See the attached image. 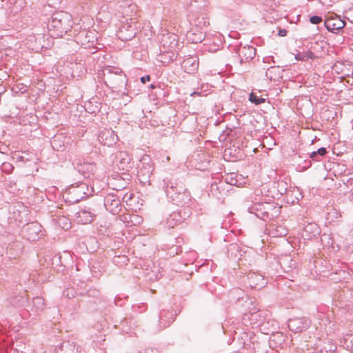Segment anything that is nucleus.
Masks as SVG:
<instances>
[{"label":"nucleus","mask_w":353,"mask_h":353,"mask_svg":"<svg viewBox=\"0 0 353 353\" xmlns=\"http://www.w3.org/2000/svg\"><path fill=\"white\" fill-rule=\"evenodd\" d=\"M72 26V21L70 16L61 12L53 15L49 29L54 32L56 37H62L63 34L70 30Z\"/></svg>","instance_id":"nucleus-1"},{"label":"nucleus","mask_w":353,"mask_h":353,"mask_svg":"<svg viewBox=\"0 0 353 353\" xmlns=\"http://www.w3.org/2000/svg\"><path fill=\"white\" fill-rule=\"evenodd\" d=\"M41 228L39 222H28L23 225L22 232L28 241H35L43 235Z\"/></svg>","instance_id":"nucleus-2"},{"label":"nucleus","mask_w":353,"mask_h":353,"mask_svg":"<svg viewBox=\"0 0 353 353\" xmlns=\"http://www.w3.org/2000/svg\"><path fill=\"white\" fill-rule=\"evenodd\" d=\"M247 283L251 288L259 290L265 285L266 281L261 274L250 272L247 274Z\"/></svg>","instance_id":"nucleus-3"},{"label":"nucleus","mask_w":353,"mask_h":353,"mask_svg":"<svg viewBox=\"0 0 353 353\" xmlns=\"http://www.w3.org/2000/svg\"><path fill=\"white\" fill-rule=\"evenodd\" d=\"M345 25V22L341 18L334 14H331L326 18L325 26L329 31L338 30L343 28Z\"/></svg>","instance_id":"nucleus-4"},{"label":"nucleus","mask_w":353,"mask_h":353,"mask_svg":"<svg viewBox=\"0 0 353 353\" xmlns=\"http://www.w3.org/2000/svg\"><path fill=\"white\" fill-rule=\"evenodd\" d=\"M309 322L305 318L290 319L288 327L294 333H300L309 327Z\"/></svg>","instance_id":"nucleus-5"},{"label":"nucleus","mask_w":353,"mask_h":353,"mask_svg":"<svg viewBox=\"0 0 353 353\" xmlns=\"http://www.w3.org/2000/svg\"><path fill=\"white\" fill-rule=\"evenodd\" d=\"M99 137L102 144L107 146L112 145L118 140V137L113 131H103L100 133Z\"/></svg>","instance_id":"nucleus-6"},{"label":"nucleus","mask_w":353,"mask_h":353,"mask_svg":"<svg viewBox=\"0 0 353 353\" xmlns=\"http://www.w3.org/2000/svg\"><path fill=\"white\" fill-rule=\"evenodd\" d=\"M183 68L188 73H194L199 68V59L196 56L190 57L183 61Z\"/></svg>","instance_id":"nucleus-7"},{"label":"nucleus","mask_w":353,"mask_h":353,"mask_svg":"<svg viewBox=\"0 0 353 353\" xmlns=\"http://www.w3.org/2000/svg\"><path fill=\"white\" fill-rule=\"evenodd\" d=\"M266 230L272 236H283L288 234L285 227L279 224V222H276V224H270L268 228H266Z\"/></svg>","instance_id":"nucleus-8"},{"label":"nucleus","mask_w":353,"mask_h":353,"mask_svg":"<svg viewBox=\"0 0 353 353\" xmlns=\"http://www.w3.org/2000/svg\"><path fill=\"white\" fill-rule=\"evenodd\" d=\"M57 353H79V347L76 346L74 342L69 341H63L56 349Z\"/></svg>","instance_id":"nucleus-9"},{"label":"nucleus","mask_w":353,"mask_h":353,"mask_svg":"<svg viewBox=\"0 0 353 353\" xmlns=\"http://www.w3.org/2000/svg\"><path fill=\"white\" fill-rule=\"evenodd\" d=\"M136 35L135 29L132 28L131 25L127 27L123 26L119 30V38L122 41H129L134 37Z\"/></svg>","instance_id":"nucleus-10"},{"label":"nucleus","mask_w":353,"mask_h":353,"mask_svg":"<svg viewBox=\"0 0 353 353\" xmlns=\"http://www.w3.org/2000/svg\"><path fill=\"white\" fill-rule=\"evenodd\" d=\"M279 263L284 272H289L292 268H295L296 266V261L291 259L290 256H282L279 259Z\"/></svg>","instance_id":"nucleus-11"},{"label":"nucleus","mask_w":353,"mask_h":353,"mask_svg":"<svg viewBox=\"0 0 353 353\" xmlns=\"http://www.w3.org/2000/svg\"><path fill=\"white\" fill-rule=\"evenodd\" d=\"M174 321V318L172 312L163 311L160 313L159 322L161 324H163L164 327H168Z\"/></svg>","instance_id":"nucleus-12"},{"label":"nucleus","mask_w":353,"mask_h":353,"mask_svg":"<svg viewBox=\"0 0 353 353\" xmlns=\"http://www.w3.org/2000/svg\"><path fill=\"white\" fill-rule=\"evenodd\" d=\"M295 58L298 61H306L308 59H314L318 58L312 51L308 50L307 51L298 52L295 55Z\"/></svg>","instance_id":"nucleus-13"},{"label":"nucleus","mask_w":353,"mask_h":353,"mask_svg":"<svg viewBox=\"0 0 353 353\" xmlns=\"http://www.w3.org/2000/svg\"><path fill=\"white\" fill-rule=\"evenodd\" d=\"M303 228L305 232L312 234L313 236L319 234L321 232L319 227L316 222H307Z\"/></svg>","instance_id":"nucleus-14"},{"label":"nucleus","mask_w":353,"mask_h":353,"mask_svg":"<svg viewBox=\"0 0 353 353\" xmlns=\"http://www.w3.org/2000/svg\"><path fill=\"white\" fill-rule=\"evenodd\" d=\"M240 54L245 59H252L255 55V49L252 47H243L240 50Z\"/></svg>","instance_id":"nucleus-15"},{"label":"nucleus","mask_w":353,"mask_h":353,"mask_svg":"<svg viewBox=\"0 0 353 353\" xmlns=\"http://www.w3.org/2000/svg\"><path fill=\"white\" fill-rule=\"evenodd\" d=\"M9 303L14 307H19L23 305L25 299L22 296H14L8 299Z\"/></svg>","instance_id":"nucleus-16"},{"label":"nucleus","mask_w":353,"mask_h":353,"mask_svg":"<svg viewBox=\"0 0 353 353\" xmlns=\"http://www.w3.org/2000/svg\"><path fill=\"white\" fill-rule=\"evenodd\" d=\"M77 218L81 219V220H93L96 219V216L91 212L88 211L86 210H81L78 212V216Z\"/></svg>","instance_id":"nucleus-17"},{"label":"nucleus","mask_w":353,"mask_h":353,"mask_svg":"<svg viewBox=\"0 0 353 353\" xmlns=\"http://www.w3.org/2000/svg\"><path fill=\"white\" fill-rule=\"evenodd\" d=\"M136 6L132 4H128L123 6L121 8V12L123 14V17H132L134 10H135Z\"/></svg>","instance_id":"nucleus-18"},{"label":"nucleus","mask_w":353,"mask_h":353,"mask_svg":"<svg viewBox=\"0 0 353 353\" xmlns=\"http://www.w3.org/2000/svg\"><path fill=\"white\" fill-rule=\"evenodd\" d=\"M203 39V34L201 32H199L198 34L192 32L189 35V40L195 43L201 42Z\"/></svg>","instance_id":"nucleus-19"},{"label":"nucleus","mask_w":353,"mask_h":353,"mask_svg":"<svg viewBox=\"0 0 353 353\" xmlns=\"http://www.w3.org/2000/svg\"><path fill=\"white\" fill-rule=\"evenodd\" d=\"M250 101L256 105L264 103L265 99L263 97H258L256 93L251 92L250 94Z\"/></svg>","instance_id":"nucleus-20"},{"label":"nucleus","mask_w":353,"mask_h":353,"mask_svg":"<svg viewBox=\"0 0 353 353\" xmlns=\"http://www.w3.org/2000/svg\"><path fill=\"white\" fill-rule=\"evenodd\" d=\"M43 299L41 297H35L33 299V304L39 307L40 305H43L44 302Z\"/></svg>","instance_id":"nucleus-21"},{"label":"nucleus","mask_w":353,"mask_h":353,"mask_svg":"<svg viewBox=\"0 0 353 353\" xmlns=\"http://www.w3.org/2000/svg\"><path fill=\"white\" fill-rule=\"evenodd\" d=\"M121 155L122 156V159L121 160V163H129L130 162V157L128 154H126L125 152H121Z\"/></svg>","instance_id":"nucleus-22"},{"label":"nucleus","mask_w":353,"mask_h":353,"mask_svg":"<svg viewBox=\"0 0 353 353\" xmlns=\"http://www.w3.org/2000/svg\"><path fill=\"white\" fill-rule=\"evenodd\" d=\"M310 21L313 24H319L322 21V19L321 17L318 16H313L310 17Z\"/></svg>","instance_id":"nucleus-23"},{"label":"nucleus","mask_w":353,"mask_h":353,"mask_svg":"<svg viewBox=\"0 0 353 353\" xmlns=\"http://www.w3.org/2000/svg\"><path fill=\"white\" fill-rule=\"evenodd\" d=\"M88 294L90 296H98L99 292L95 289H90L88 290Z\"/></svg>","instance_id":"nucleus-24"},{"label":"nucleus","mask_w":353,"mask_h":353,"mask_svg":"<svg viewBox=\"0 0 353 353\" xmlns=\"http://www.w3.org/2000/svg\"><path fill=\"white\" fill-rule=\"evenodd\" d=\"M139 353H159L157 350L153 348H145L143 351L139 352Z\"/></svg>","instance_id":"nucleus-25"},{"label":"nucleus","mask_w":353,"mask_h":353,"mask_svg":"<svg viewBox=\"0 0 353 353\" xmlns=\"http://www.w3.org/2000/svg\"><path fill=\"white\" fill-rule=\"evenodd\" d=\"M71 223L72 222H63V225H60V227L65 230H68L72 227Z\"/></svg>","instance_id":"nucleus-26"},{"label":"nucleus","mask_w":353,"mask_h":353,"mask_svg":"<svg viewBox=\"0 0 353 353\" xmlns=\"http://www.w3.org/2000/svg\"><path fill=\"white\" fill-rule=\"evenodd\" d=\"M317 154L323 156L326 154V150L325 148H321L317 150Z\"/></svg>","instance_id":"nucleus-27"},{"label":"nucleus","mask_w":353,"mask_h":353,"mask_svg":"<svg viewBox=\"0 0 353 353\" xmlns=\"http://www.w3.org/2000/svg\"><path fill=\"white\" fill-rule=\"evenodd\" d=\"M150 80V77L149 75H146L145 77H142L141 78V81L143 83H145L146 81H149Z\"/></svg>","instance_id":"nucleus-28"},{"label":"nucleus","mask_w":353,"mask_h":353,"mask_svg":"<svg viewBox=\"0 0 353 353\" xmlns=\"http://www.w3.org/2000/svg\"><path fill=\"white\" fill-rule=\"evenodd\" d=\"M287 34V31L285 30H281L279 32V35L281 37H285Z\"/></svg>","instance_id":"nucleus-29"},{"label":"nucleus","mask_w":353,"mask_h":353,"mask_svg":"<svg viewBox=\"0 0 353 353\" xmlns=\"http://www.w3.org/2000/svg\"><path fill=\"white\" fill-rule=\"evenodd\" d=\"M316 154H317V152H313L311 153L310 157L312 159H314L316 156Z\"/></svg>","instance_id":"nucleus-30"},{"label":"nucleus","mask_w":353,"mask_h":353,"mask_svg":"<svg viewBox=\"0 0 353 353\" xmlns=\"http://www.w3.org/2000/svg\"><path fill=\"white\" fill-rule=\"evenodd\" d=\"M14 245L19 246V245H20V244H19V243H14V244H13V245H9L10 247H8V250L12 249V248Z\"/></svg>","instance_id":"nucleus-31"},{"label":"nucleus","mask_w":353,"mask_h":353,"mask_svg":"<svg viewBox=\"0 0 353 353\" xmlns=\"http://www.w3.org/2000/svg\"><path fill=\"white\" fill-rule=\"evenodd\" d=\"M114 303L115 305H119V303H117V301L116 299H114Z\"/></svg>","instance_id":"nucleus-32"},{"label":"nucleus","mask_w":353,"mask_h":353,"mask_svg":"<svg viewBox=\"0 0 353 353\" xmlns=\"http://www.w3.org/2000/svg\"><path fill=\"white\" fill-rule=\"evenodd\" d=\"M114 202H115L116 205H117L118 203V201H116V200H113Z\"/></svg>","instance_id":"nucleus-33"},{"label":"nucleus","mask_w":353,"mask_h":353,"mask_svg":"<svg viewBox=\"0 0 353 353\" xmlns=\"http://www.w3.org/2000/svg\"><path fill=\"white\" fill-rule=\"evenodd\" d=\"M150 88H154V85H150Z\"/></svg>","instance_id":"nucleus-34"},{"label":"nucleus","mask_w":353,"mask_h":353,"mask_svg":"<svg viewBox=\"0 0 353 353\" xmlns=\"http://www.w3.org/2000/svg\"><path fill=\"white\" fill-rule=\"evenodd\" d=\"M108 201L107 200L106 203H108ZM105 205L108 206V203H105Z\"/></svg>","instance_id":"nucleus-35"},{"label":"nucleus","mask_w":353,"mask_h":353,"mask_svg":"<svg viewBox=\"0 0 353 353\" xmlns=\"http://www.w3.org/2000/svg\"><path fill=\"white\" fill-rule=\"evenodd\" d=\"M352 235L353 236V230H352Z\"/></svg>","instance_id":"nucleus-36"}]
</instances>
